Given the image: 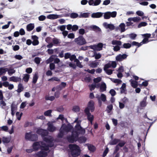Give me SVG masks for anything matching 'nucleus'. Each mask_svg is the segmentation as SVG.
Instances as JSON below:
<instances>
[{
    "label": "nucleus",
    "mask_w": 157,
    "mask_h": 157,
    "mask_svg": "<svg viewBox=\"0 0 157 157\" xmlns=\"http://www.w3.org/2000/svg\"><path fill=\"white\" fill-rule=\"evenodd\" d=\"M128 36L131 39L134 40L135 39L136 37L137 36V35L135 34L132 33L130 34H129Z\"/></svg>",
    "instance_id": "obj_56"
},
{
    "label": "nucleus",
    "mask_w": 157,
    "mask_h": 157,
    "mask_svg": "<svg viewBox=\"0 0 157 157\" xmlns=\"http://www.w3.org/2000/svg\"><path fill=\"white\" fill-rule=\"evenodd\" d=\"M103 25L106 29H109L111 30L115 29V26L113 24H108L107 22H104L103 24Z\"/></svg>",
    "instance_id": "obj_15"
},
{
    "label": "nucleus",
    "mask_w": 157,
    "mask_h": 157,
    "mask_svg": "<svg viewBox=\"0 0 157 157\" xmlns=\"http://www.w3.org/2000/svg\"><path fill=\"white\" fill-rule=\"evenodd\" d=\"M103 101L105 102L106 101V96L104 94H101V95L100 98Z\"/></svg>",
    "instance_id": "obj_53"
},
{
    "label": "nucleus",
    "mask_w": 157,
    "mask_h": 157,
    "mask_svg": "<svg viewBox=\"0 0 157 157\" xmlns=\"http://www.w3.org/2000/svg\"><path fill=\"white\" fill-rule=\"evenodd\" d=\"M34 28V25L33 24L30 23L27 25V30L28 31H30L33 30Z\"/></svg>",
    "instance_id": "obj_26"
},
{
    "label": "nucleus",
    "mask_w": 157,
    "mask_h": 157,
    "mask_svg": "<svg viewBox=\"0 0 157 157\" xmlns=\"http://www.w3.org/2000/svg\"><path fill=\"white\" fill-rule=\"evenodd\" d=\"M130 82H131V84L132 87L134 88H136L138 86L137 82L135 80H133L132 79L130 80Z\"/></svg>",
    "instance_id": "obj_28"
},
{
    "label": "nucleus",
    "mask_w": 157,
    "mask_h": 157,
    "mask_svg": "<svg viewBox=\"0 0 157 157\" xmlns=\"http://www.w3.org/2000/svg\"><path fill=\"white\" fill-rule=\"evenodd\" d=\"M52 44L54 45L57 46L61 43L60 40L56 38H54L52 40Z\"/></svg>",
    "instance_id": "obj_25"
},
{
    "label": "nucleus",
    "mask_w": 157,
    "mask_h": 157,
    "mask_svg": "<svg viewBox=\"0 0 157 157\" xmlns=\"http://www.w3.org/2000/svg\"><path fill=\"white\" fill-rule=\"evenodd\" d=\"M123 48H129L131 47V44L129 43H124L123 45Z\"/></svg>",
    "instance_id": "obj_55"
},
{
    "label": "nucleus",
    "mask_w": 157,
    "mask_h": 157,
    "mask_svg": "<svg viewBox=\"0 0 157 157\" xmlns=\"http://www.w3.org/2000/svg\"><path fill=\"white\" fill-rule=\"evenodd\" d=\"M121 142H120L117 145L119 147H123L126 144V142L124 140H121Z\"/></svg>",
    "instance_id": "obj_51"
},
{
    "label": "nucleus",
    "mask_w": 157,
    "mask_h": 157,
    "mask_svg": "<svg viewBox=\"0 0 157 157\" xmlns=\"http://www.w3.org/2000/svg\"><path fill=\"white\" fill-rule=\"evenodd\" d=\"M29 75L28 74H25L23 77V80L25 82H27L29 81Z\"/></svg>",
    "instance_id": "obj_42"
},
{
    "label": "nucleus",
    "mask_w": 157,
    "mask_h": 157,
    "mask_svg": "<svg viewBox=\"0 0 157 157\" xmlns=\"http://www.w3.org/2000/svg\"><path fill=\"white\" fill-rule=\"evenodd\" d=\"M147 99V97H145L143 99L142 101H141L140 103V106L142 107H145L147 105L146 100Z\"/></svg>",
    "instance_id": "obj_21"
},
{
    "label": "nucleus",
    "mask_w": 157,
    "mask_h": 157,
    "mask_svg": "<svg viewBox=\"0 0 157 157\" xmlns=\"http://www.w3.org/2000/svg\"><path fill=\"white\" fill-rule=\"evenodd\" d=\"M131 45H132V46H137V47H139L140 46L142 45V42H140V43H139L138 42H137L136 41H133L131 43Z\"/></svg>",
    "instance_id": "obj_43"
},
{
    "label": "nucleus",
    "mask_w": 157,
    "mask_h": 157,
    "mask_svg": "<svg viewBox=\"0 0 157 157\" xmlns=\"http://www.w3.org/2000/svg\"><path fill=\"white\" fill-rule=\"evenodd\" d=\"M78 134L77 132L76 131H72L71 135L67 136V139L69 142L73 143L78 140Z\"/></svg>",
    "instance_id": "obj_2"
},
{
    "label": "nucleus",
    "mask_w": 157,
    "mask_h": 157,
    "mask_svg": "<svg viewBox=\"0 0 157 157\" xmlns=\"http://www.w3.org/2000/svg\"><path fill=\"white\" fill-rule=\"evenodd\" d=\"M21 78L13 76L10 78V81L15 82H21Z\"/></svg>",
    "instance_id": "obj_18"
},
{
    "label": "nucleus",
    "mask_w": 157,
    "mask_h": 157,
    "mask_svg": "<svg viewBox=\"0 0 157 157\" xmlns=\"http://www.w3.org/2000/svg\"><path fill=\"white\" fill-rule=\"evenodd\" d=\"M111 67V64L110 63H108L105 64L104 67V71H105L108 69V68L110 67Z\"/></svg>",
    "instance_id": "obj_57"
},
{
    "label": "nucleus",
    "mask_w": 157,
    "mask_h": 157,
    "mask_svg": "<svg viewBox=\"0 0 157 157\" xmlns=\"http://www.w3.org/2000/svg\"><path fill=\"white\" fill-rule=\"evenodd\" d=\"M77 141L80 143H85L86 141V138L84 136H80L78 137Z\"/></svg>",
    "instance_id": "obj_27"
},
{
    "label": "nucleus",
    "mask_w": 157,
    "mask_h": 157,
    "mask_svg": "<svg viewBox=\"0 0 157 157\" xmlns=\"http://www.w3.org/2000/svg\"><path fill=\"white\" fill-rule=\"evenodd\" d=\"M66 85V84L65 82H62L61 84L57 86L56 87L58 89L61 90L65 87Z\"/></svg>",
    "instance_id": "obj_32"
},
{
    "label": "nucleus",
    "mask_w": 157,
    "mask_h": 157,
    "mask_svg": "<svg viewBox=\"0 0 157 157\" xmlns=\"http://www.w3.org/2000/svg\"><path fill=\"white\" fill-rule=\"evenodd\" d=\"M41 59L39 57H35L34 59V62L37 64H39L40 62Z\"/></svg>",
    "instance_id": "obj_50"
},
{
    "label": "nucleus",
    "mask_w": 157,
    "mask_h": 157,
    "mask_svg": "<svg viewBox=\"0 0 157 157\" xmlns=\"http://www.w3.org/2000/svg\"><path fill=\"white\" fill-rule=\"evenodd\" d=\"M24 88L22 84L19 83L18 85L17 92L18 93H21L24 90Z\"/></svg>",
    "instance_id": "obj_29"
},
{
    "label": "nucleus",
    "mask_w": 157,
    "mask_h": 157,
    "mask_svg": "<svg viewBox=\"0 0 157 157\" xmlns=\"http://www.w3.org/2000/svg\"><path fill=\"white\" fill-rule=\"evenodd\" d=\"M94 103L93 100L90 101L87 105V106L86 107L85 109H86V108H88L89 112L90 110L91 112H94L95 109V107L94 106Z\"/></svg>",
    "instance_id": "obj_6"
},
{
    "label": "nucleus",
    "mask_w": 157,
    "mask_h": 157,
    "mask_svg": "<svg viewBox=\"0 0 157 157\" xmlns=\"http://www.w3.org/2000/svg\"><path fill=\"white\" fill-rule=\"evenodd\" d=\"M122 101L124 104H126L129 101L128 99L126 97H124L122 99Z\"/></svg>",
    "instance_id": "obj_64"
},
{
    "label": "nucleus",
    "mask_w": 157,
    "mask_h": 157,
    "mask_svg": "<svg viewBox=\"0 0 157 157\" xmlns=\"http://www.w3.org/2000/svg\"><path fill=\"white\" fill-rule=\"evenodd\" d=\"M26 140L31 141H36L38 140V136L36 134H32V132H26L25 134Z\"/></svg>",
    "instance_id": "obj_3"
},
{
    "label": "nucleus",
    "mask_w": 157,
    "mask_h": 157,
    "mask_svg": "<svg viewBox=\"0 0 157 157\" xmlns=\"http://www.w3.org/2000/svg\"><path fill=\"white\" fill-rule=\"evenodd\" d=\"M69 147L71 151V155L74 157H77L80 154L81 150L79 147L75 144H70Z\"/></svg>",
    "instance_id": "obj_1"
},
{
    "label": "nucleus",
    "mask_w": 157,
    "mask_h": 157,
    "mask_svg": "<svg viewBox=\"0 0 157 157\" xmlns=\"http://www.w3.org/2000/svg\"><path fill=\"white\" fill-rule=\"evenodd\" d=\"M22 115V113H21L20 114V113L19 112H17L16 113V115L17 117V119L18 120H21V117Z\"/></svg>",
    "instance_id": "obj_52"
},
{
    "label": "nucleus",
    "mask_w": 157,
    "mask_h": 157,
    "mask_svg": "<svg viewBox=\"0 0 157 157\" xmlns=\"http://www.w3.org/2000/svg\"><path fill=\"white\" fill-rule=\"evenodd\" d=\"M104 18L105 19H109L110 17V12H108L104 13Z\"/></svg>",
    "instance_id": "obj_41"
},
{
    "label": "nucleus",
    "mask_w": 157,
    "mask_h": 157,
    "mask_svg": "<svg viewBox=\"0 0 157 157\" xmlns=\"http://www.w3.org/2000/svg\"><path fill=\"white\" fill-rule=\"evenodd\" d=\"M7 70V68H4L2 67H0V76L3 74H5Z\"/></svg>",
    "instance_id": "obj_33"
},
{
    "label": "nucleus",
    "mask_w": 157,
    "mask_h": 157,
    "mask_svg": "<svg viewBox=\"0 0 157 157\" xmlns=\"http://www.w3.org/2000/svg\"><path fill=\"white\" fill-rule=\"evenodd\" d=\"M106 86L105 83L103 82L101 83L100 86V91L101 92H103L106 91Z\"/></svg>",
    "instance_id": "obj_20"
},
{
    "label": "nucleus",
    "mask_w": 157,
    "mask_h": 157,
    "mask_svg": "<svg viewBox=\"0 0 157 157\" xmlns=\"http://www.w3.org/2000/svg\"><path fill=\"white\" fill-rule=\"evenodd\" d=\"M55 97L54 96H51L48 97H45V99L46 100H50L52 101L54 100Z\"/></svg>",
    "instance_id": "obj_54"
},
{
    "label": "nucleus",
    "mask_w": 157,
    "mask_h": 157,
    "mask_svg": "<svg viewBox=\"0 0 157 157\" xmlns=\"http://www.w3.org/2000/svg\"><path fill=\"white\" fill-rule=\"evenodd\" d=\"M103 13L98 12L93 13L91 14V17L93 18H100L103 15Z\"/></svg>",
    "instance_id": "obj_16"
},
{
    "label": "nucleus",
    "mask_w": 157,
    "mask_h": 157,
    "mask_svg": "<svg viewBox=\"0 0 157 157\" xmlns=\"http://www.w3.org/2000/svg\"><path fill=\"white\" fill-rule=\"evenodd\" d=\"M48 130L50 132H53L56 130V128L52 124H48Z\"/></svg>",
    "instance_id": "obj_22"
},
{
    "label": "nucleus",
    "mask_w": 157,
    "mask_h": 157,
    "mask_svg": "<svg viewBox=\"0 0 157 157\" xmlns=\"http://www.w3.org/2000/svg\"><path fill=\"white\" fill-rule=\"evenodd\" d=\"M49 146L44 142L41 141L40 149L41 150L44 151H48L49 150Z\"/></svg>",
    "instance_id": "obj_11"
},
{
    "label": "nucleus",
    "mask_w": 157,
    "mask_h": 157,
    "mask_svg": "<svg viewBox=\"0 0 157 157\" xmlns=\"http://www.w3.org/2000/svg\"><path fill=\"white\" fill-rule=\"evenodd\" d=\"M90 28L96 32H100L101 31V29L95 25L91 26Z\"/></svg>",
    "instance_id": "obj_30"
},
{
    "label": "nucleus",
    "mask_w": 157,
    "mask_h": 157,
    "mask_svg": "<svg viewBox=\"0 0 157 157\" xmlns=\"http://www.w3.org/2000/svg\"><path fill=\"white\" fill-rule=\"evenodd\" d=\"M88 150L91 152H94L96 150V148L94 145L90 144L88 146Z\"/></svg>",
    "instance_id": "obj_35"
},
{
    "label": "nucleus",
    "mask_w": 157,
    "mask_h": 157,
    "mask_svg": "<svg viewBox=\"0 0 157 157\" xmlns=\"http://www.w3.org/2000/svg\"><path fill=\"white\" fill-rule=\"evenodd\" d=\"M47 18L50 19H55L59 17V15L56 14H52L48 15L47 17Z\"/></svg>",
    "instance_id": "obj_23"
},
{
    "label": "nucleus",
    "mask_w": 157,
    "mask_h": 157,
    "mask_svg": "<svg viewBox=\"0 0 157 157\" xmlns=\"http://www.w3.org/2000/svg\"><path fill=\"white\" fill-rule=\"evenodd\" d=\"M89 13H81L79 16V18H87L89 16Z\"/></svg>",
    "instance_id": "obj_31"
},
{
    "label": "nucleus",
    "mask_w": 157,
    "mask_h": 157,
    "mask_svg": "<svg viewBox=\"0 0 157 157\" xmlns=\"http://www.w3.org/2000/svg\"><path fill=\"white\" fill-rule=\"evenodd\" d=\"M38 76L37 74L35 73L33 77L32 82L34 84L36 83L38 79Z\"/></svg>",
    "instance_id": "obj_40"
},
{
    "label": "nucleus",
    "mask_w": 157,
    "mask_h": 157,
    "mask_svg": "<svg viewBox=\"0 0 157 157\" xmlns=\"http://www.w3.org/2000/svg\"><path fill=\"white\" fill-rule=\"evenodd\" d=\"M41 141H36L34 142L33 145L32 147L34 151H36L40 149Z\"/></svg>",
    "instance_id": "obj_8"
},
{
    "label": "nucleus",
    "mask_w": 157,
    "mask_h": 157,
    "mask_svg": "<svg viewBox=\"0 0 157 157\" xmlns=\"http://www.w3.org/2000/svg\"><path fill=\"white\" fill-rule=\"evenodd\" d=\"M89 87L90 91H92L94 90L96 88V85L95 84H91L89 85Z\"/></svg>",
    "instance_id": "obj_59"
},
{
    "label": "nucleus",
    "mask_w": 157,
    "mask_h": 157,
    "mask_svg": "<svg viewBox=\"0 0 157 157\" xmlns=\"http://www.w3.org/2000/svg\"><path fill=\"white\" fill-rule=\"evenodd\" d=\"M73 131H76L78 136L80 134H84L85 133V129L83 128L80 125V124L77 123L75 126V129L73 130Z\"/></svg>",
    "instance_id": "obj_4"
},
{
    "label": "nucleus",
    "mask_w": 157,
    "mask_h": 157,
    "mask_svg": "<svg viewBox=\"0 0 157 157\" xmlns=\"http://www.w3.org/2000/svg\"><path fill=\"white\" fill-rule=\"evenodd\" d=\"M70 17L72 18H75L79 17V16L77 13H71Z\"/></svg>",
    "instance_id": "obj_49"
},
{
    "label": "nucleus",
    "mask_w": 157,
    "mask_h": 157,
    "mask_svg": "<svg viewBox=\"0 0 157 157\" xmlns=\"http://www.w3.org/2000/svg\"><path fill=\"white\" fill-rule=\"evenodd\" d=\"M75 42L79 45H82L86 43V40L82 36H79L78 38H75Z\"/></svg>",
    "instance_id": "obj_5"
},
{
    "label": "nucleus",
    "mask_w": 157,
    "mask_h": 157,
    "mask_svg": "<svg viewBox=\"0 0 157 157\" xmlns=\"http://www.w3.org/2000/svg\"><path fill=\"white\" fill-rule=\"evenodd\" d=\"M8 73L10 75H11L12 74L15 72V71L13 69H11L8 70Z\"/></svg>",
    "instance_id": "obj_58"
},
{
    "label": "nucleus",
    "mask_w": 157,
    "mask_h": 157,
    "mask_svg": "<svg viewBox=\"0 0 157 157\" xmlns=\"http://www.w3.org/2000/svg\"><path fill=\"white\" fill-rule=\"evenodd\" d=\"M107 113H109L113 109V105L112 104L108 105L107 106Z\"/></svg>",
    "instance_id": "obj_46"
},
{
    "label": "nucleus",
    "mask_w": 157,
    "mask_h": 157,
    "mask_svg": "<svg viewBox=\"0 0 157 157\" xmlns=\"http://www.w3.org/2000/svg\"><path fill=\"white\" fill-rule=\"evenodd\" d=\"M36 132L38 134L41 135L42 137L46 136L48 134V132L47 130L41 128L38 129Z\"/></svg>",
    "instance_id": "obj_7"
},
{
    "label": "nucleus",
    "mask_w": 157,
    "mask_h": 157,
    "mask_svg": "<svg viewBox=\"0 0 157 157\" xmlns=\"http://www.w3.org/2000/svg\"><path fill=\"white\" fill-rule=\"evenodd\" d=\"M72 110L75 112H78L80 111V109L78 106L75 105L73 106Z\"/></svg>",
    "instance_id": "obj_37"
},
{
    "label": "nucleus",
    "mask_w": 157,
    "mask_h": 157,
    "mask_svg": "<svg viewBox=\"0 0 157 157\" xmlns=\"http://www.w3.org/2000/svg\"><path fill=\"white\" fill-rule=\"evenodd\" d=\"M2 141L3 143L8 144L10 141V138L9 137L3 136L2 137Z\"/></svg>",
    "instance_id": "obj_34"
},
{
    "label": "nucleus",
    "mask_w": 157,
    "mask_h": 157,
    "mask_svg": "<svg viewBox=\"0 0 157 157\" xmlns=\"http://www.w3.org/2000/svg\"><path fill=\"white\" fill-rule=\"evenodd\" d=\"M84 113L87 116V119L88 121L94 120V116L93 115L91 114L88 108H86L84 110Z\"/></svg>",
    "instance_id": "obj_9"
},
{
    "label": "nucleus",
    "mask_w": 157,
    "mask_h": 157,
    "mask_svg": "<svg viewBox=\"0 0 157 157\" xmlns=\"http://www.w3.org/2000/svg\"><path fill=\"white\" fill-rule=\"evenodd\" d=\"M109 93L112 96H113L116 94V92L115 90L113 89H111L109 91Z\"/></svg>",
    "instance_id": "obj_63"
},
{
    "label": "nucleus",
    "mask_w": 157,
    "mask_h": 157,
    "mask_svg": "<svg viewBox=\"0 0 157 157\" xmlns=\"http://www.w3.org/2000/svg\"><path fill=\"white\" fill-rule=\"evenodd\" d=\"M140 20H141V18L139 17H130L128 19V21H132L135 22H139Z\"/></svg>",
    "instance_id": "obj_19"
},
{
    "label": "nucleus",
    "mask_w": 157,
    "mask_h": 157,
    "mask_svg": "<svg viewBox=\"0 0 157 157\" xmlns=\"http://www.w3.org/2000/svg\"><path fill=\"white\" fill-rule=\"evenodd\" d=\"M112 44L113 45H116L117 46H120L121 44V41L117 40H113L112 41Z\"/></svg>",
    "instance_id": "obj_36"
},
{
    "label": "nucleus",
    "mask_w": 157,
    "mask_h": 157,
    "mask_svg": "<svg viewBox=\"0 0 157 157\" xmlns=\"http://www.w3.org/2000/svg\"><path fill=\"white\" fill-rule=\"evenodd\" d=\"M43 140L44 141L46 142L47 143H48L51 142V141H53V139L52 138H49L47 137H44L43 138Z\"/></svg>",
    "instance_id": "obj_48"
},
{
    "label": "nucleus",
    "mask_w": 157,
    "mask_h": 157,
    "mask_svg": "<svg viewBox=\"0 0 157 157\" xmlns=\"http://www.w3.org/2000/svg\"><path fill=\"white\" fill-rule=\"evenodd\" d=\"M119 27L121 28V32H124L125 31V25L124 23H121Z\"/></svg>",
    "instance_id": "obj_44"
},
{
    "label": "nucleus",
    "mask_w": 157,
    "mask_h": 157,
    "mask_svg": "<svg viewBox=\"0 0 157 157\" xmlns=\"http://www.w3.org/2000/svg\"><path fill=\"white\" fill-rule=\"evenodd\" d=\"M101 78L98 77L96 78H94L93 81L95 83H98L100 82L101 81Z\"/></svg>",
    "instance_id": "obj_61"
},
{
    "label": "nucleus",
    "mask_w": 157,
    "mask_h": 157,
    "mask_svg": "<svg viewBox=\"0 0 157 157\" xmlns=\"http://www.w3.org/2000/svg\"><path fill=\"white\" fill-rule=\"evenodd\" d=\"M121 140L115 138L110 141V144L111 145H114L117 144L118 142H120Z\"/></svg>",
    "instance_id": "obj_24"
},
{
    "label": "nucleus",
    "mask_w": 157,
    "mask_h": 157,
    "mask_svg": "<svg viewBox=\"0 0 157 157\" xmlns=\"http://www.w3.org/2000/svg\"><path fill=\"white\" fill-rule=\"evenodd\" d=\"M46 19V17L43 15H41L38 17V19L40 21H43Z\"/></svg>",
    "instance_id": "obj_62"
},
{
    "label": "nucleus",
    "mask_w": 157,
    "mask_h": 157,
    "mask_svg": "<svg viewBox=\"0 0 157 157\" xmlns=\"http://www.w3.org/2000/svg\"><path fill=\"white\" fill-rule=\"evenodd\" d=\"M52 110H48L45 112L44 114L45 116H51Z\"/></svg>",
    "instance_id": "obj_45"
},
{
    "label": "nucleus",
    "mask_w": 157,
    "mask_h": 157,
    "mask_svg": "<svg viewBox=\"0 0 157 157\" xmlns=\"http://www.w3.org/2000/svg\"><path fill=\"white\" fill-rule=\"evenodd\" d=\"M64 131L62 128H61L59 130V132L58 134V137L59 138H62L64 134Z\"/></svg>",
    "instance_id": "obj_38"
},
{
    "label": "nucleus",
    "mask_w": 157,
    "mask_h": 157,
    "mask_svg": "<svg viewBox=\"0 0 157 157\" xmlns=\"http://www.w3.org/2000/svg\"><path fill=\"white\" fill-rule=\"evenodd\" d=\"M33 41L32 42L33 45L34 46H36L38 45L39 44V42L38 40V37L36 36H32Z\"/></svg>",
    "instance_id": "obj_13"
},
{
    "label": "nucleus",
    "mask_w": 157,
    "mask_h": 157,
    "mask_svg": "<svg viewBox=\"0 0 157 157\" xmlns=\"http://www.w3.org/2000/svg\"><path fill=\"white\" fill-rule=\"evenodd\" d=\"M11 23V22L10 21L8 22V23L7 24L4 25L2 26V29H5L8 28L9 27Z\"/></svg>",
    "instance_id": "obj_60"
},
{
    "label": "nucleus",
    "mask_w": 157,
    "mask_h": 157,
    "mask_svg": "<svg viewBox=\"0 0 157 157\" xmlns=\"http://www.w3.org/2000/svg\"><path fill=\"white\" fill-rule=\"evenodd\" d=\"M147 22H142L140 23L138 25V28H140L143 26H145L147 25Z\"/></svg>",
    "instance_id": "obj_47"
},
{
    "label": "nucleus",
    "mask_w": 157,
    "mask_h": 157,
    "mask_svg": "<svg viewBox=\"0 0 157 157\" xmlns=\"http://www.w3.org/2000/svg\"><path fill=\"white\" fill-rule=\"evenodd\" d=\"M36 155L38 157H45L47 156L48 153L44 151L41 150L40 151H38Z\"/></svg>",
    "instance_id": "obj_14"
},
{
    "label": "nucleus",
    "mask_w": 157,
    "mask_h": 157,
    "mask_svg": "<svg viewBox=\"0 0 157 157\" xmlns=\"http://www.w3.org/2000/svg\"><path fill=\"white\" fill-rule=\"evenodd\" d=\"M103 46V44L101 43H99L97 45H94V46L91 47V48L93 49L100 51L102 49Z\"/></svg>",
    "instance_id": "obj_12"
},
{
    "label": "nucleus",
    "mask_w": 157,
    "mask_h": 157,
    "mask_svg": "<svg viewBox=\"0 0 157 157\" xmlns=\"http://www.w3.org/2000/svg\"><path fill=\"white\" fill-rule=\"evenodd\" d=\"M127 57V55L126 54H119L116 57V59L117 61H121L123 59H125Z\"/></svg>",
    "instance_id": "obj_10"
},
{
    "label": "nucleus",
    "mask_w": 157,
    "mask_h": 157,
    "mask_svg": "<svg viewBox=\"0 0 157 157\" xmlns=\"http://www.w3.org/2000/svg\"><path fill=\"white\" fill-rule=\"evenodd\" d=\"M65 132H68L73 129V127L72 125L69 124L67 126H65L62 128Z\"/></svg>",
    "instance_id": "obj_17"
},
{
    "label": "nucleus",
    "mask_w": 157,
    "mask_h": 157,
    "mask_svg": "<svg viewBox=\"0 0 157 157\" xmlns=\"http://www.w3.org/2000/svg\"><path fill=\"white\" fill-rule=\"evenodd\" d=\"M126 84L125 83H123L121 87L120 88L121 93L122 94L124 93L126 90Z\"/></svg>",
    "instance_id": "obj_39"
}]
</instances>
